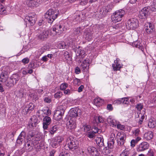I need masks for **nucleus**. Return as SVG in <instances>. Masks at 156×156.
<instances>
[{
	"mask_svg": "<svg viewBox=\"0 0 156 156\" xmlns=\"http://www.w3.org/2000/svg\"><path fill=\"white\" fill-rule=\"evenodd\" d=\"M59 15V10L53 9H49L46 13L45 17L49 23H52Z\"/></svg>",
	"mask_w": 156,
	"mask_h": 156,
	"instance_id": "f257e3e1",
	"label": "nucleus"
},
{
	"mask_svg": "<svg viewBox=\"0 0 156 156\" xmlns=\"http://www.w3.org/2000/svg\"><path fill=\"white\" fill-rule=\"evenodd\" d=\"M78 147V142L75 139L72 137L68 138L66 144L64 146V148L66 150H71L73 151Z\"/></svg>",
	"mask_w": 156,
	"mask_h": 156,
	"instance_id": "f03ea898",
	"label": "nucleus"
},
{
	"mask_svg": "<svg viewBox=\"0 0 156 156\" xmlns=\"http://www.w3.org/2000/svg\"><path fill=\"white\" fill-rule=\"evenodd\" d=\"M36 121L34 117L30 118L29 120L27 126V128L29 130L28 136L29 137V138L33 137L35 134L34 131L32 129H34V127H36L37 124Z\"/></svg>",
	"mask_w": 156,
	"mask_h": 156,
	"instance_id": "7ed1b4c3",
	"label": "nucleus"
},
{
	"mask_svg": "<svg viewBox=\"0 0 156 156\" xmlns=\"http://www.w3.org/2000/svg\"><path fill=\"white\" fill-rule=\"evenodd\" d=\"M126 136V134L118 132L116 135V138L117 139V143L118 145V148L119 151L122 150V148H124L123 145L125 142Z\"/></svg>",
	"mask_w": 156,
	"mask_h": 156,
	"instance_id": "20e7f679",
	"label": "nucleus"
},
{
	"mask_svg": "<svg viewBox=\"0 0 156 156\" xmlns=\"http://www.w3.org/2000/svg\"><path fill=\"white\" fill-rule=\"evenodd\" d=\"M125 14V11L122 9L116 11L112 15V21L115 23L120 21L122 20V17Z\"/></svg>",
	"mask_w": 156,
	"mask_h": 156,
	"instance_id": "39448f33",
	"label": "nucleus"
},
{
	"mask_svg": "<svg viewBox=\"0 0 156 156\" xmlns=\"http://www.w3.org/2000/svg\"><path fill=\"white\" fill-rule=\"evenodd\" d=\"M65 28L62 25L60 24H56L52 28V31L50 30V35L54 36L57 34H59L62 33Z\"/></svg>",
	"mask_w": 156,
	"mask_h": 156,
	"instance_id": "423d86ee",
	"label": "nucleus"
},
{
	"mask_svg": "<svg viewBox=\"0 0 156 156\" xmlns=\"http://www.w3.org/2000/svg\"><path fill=\"white\" fill-rule=\"evenodd\" d=\"M138 26V21L136 18L129 19L126 24V26L129 30H134Z\"/></svg>",
	"mask_w": 156,
	"mask_h": 156,
	"instance_id": "0eeeda50",
	"label": "nucleus"
},
{
	"mask_svg": "<svg viewBox=\"0 0 156 156\" xmlns=\"http://www.w3.org/2000/svg\"><path fill=\"white\" fill-rule=\"evenodd\" d=\"M151 7L149 6L144 7L140 11L139 17L141 19H146L149 14Z\"/></svg>",
	"mask_w": 156,
	"mask_h": 156,
	"instance_id": "6e6552de",
	"label": "nucleus"
},
{
	"mask_svg": "<svg viewBox=\"0 0 156 156\" xmlns=\"http://www.w3.org/2000/svg\"><path fill=\"white\" fill-rule=\"evenodd\" d=\"M36 19L35 14L34 13H32L29 14L28 16H26L24 21L27 22V24H29L31 26H33L35 23Z\"/></svg>",
	"mask_w": 156,
	"mask_h": 156,
	"instance_id": "1a4fd4ad",
	"label": "nucleus"
},
{
	"mask_svg": "<svg viewBox=\"0 0 156 156\" xmlns=\"http://www.w3.org/2000/svg\"><path fill=\"white\" fill-rule=\"evenodd\" d=\"M50 33V30H43L39 31V33L37 34V36L39 39L42 41L45 40L48 36L49 33Z\"/></svg>",
	"mask_w": 156,
	"mask_h": 156,
	"instance_id": "9d476101",
	"label": "nucleus"
},
{
	"mask_svg": "<svg viewBox=\"0 0 156 156\" xmlns=\"http://www.w3.org/2000/svg\"><path fill=\"white\" fill-rule=\"evenodd\" d=\"M76 122L75 120H70L66 123L68 130L71 132L74 131L76 128Z\"/></svg>",
	"mask_w": 156,
	"mask_h": 156,
	"instance_id": "9b49d317",
	"label": "nucleus"
},
{
	"mask_svg": "<svg viewBox=\"0 0 156 156\" xmlns=\"http://www.w3.org/2000/svg\"><path fill=\"white\" fill-rule=\"evenodd\" d=\"M149 144L146 142H143L136 147V150L138 152H142L147 150L149 147Z\"/></svg>",
	"mask_w": 156,
	"mask_h": 156,
	"instance_id": "f8f14e48",
	"label": "nucleus"
},
{
	"mask_svg": "<svg viewBox=\"0 0 156 156\" xmlns=\"http://www.w3.org/2000/svg\"><path fill=\"white\" fill-rule=\"evenodd\" d=\"M80 109L78 108H73L71 109L69 112L70 116L73 117H76L81 114Z\"/></svg>",
	"mask_w": 156,
	"mask_h": 156,
	"instance_id": "ddd939ff",
	"label": "nucleus"
},
{
	"mask_svg": "<svg viewBox=\"0 0 156 156\" xmlns=\"http://www.w3.org/2000/svg\"><path fill=\"white\" fill-rule=\"evenodd\" d=\"M112 9V5H108L106 6L103 7L99 11L101 14L104 16L108 12L110 11Z\"/></svg>",
	"mask_w": 156,
	"mask_h": 156,
	"instance_id": "4468645a",
	"label": "nucleus"
},
{
	"mask_svg": "<svg viewBox=\"0 0 156 156\" xmlns=\"http://www.w3.org/2000/svg\"><path fill=\"white\" fill-rule=\"evenodd\" d=\"M144 29L148 34L152 33L154 31V27L150 23H147L144 25Z\"/></svg>",
	"mask_w": 156,
	"mask_h": 156,
	"instance_id": "2eb2a0df",
	"label": "nucleus"
},
{
	"mask_svg": "<svg viewBox=\"0 0 156 156\" xmlns=\"http://www.w3.org/2000/svg\"><path fill=\"white\" fill-rule=\"evenodd\" d=\"M51 119L49 116H46L44 118L43 127L44 129H47L48 126L51 123Z\"/></svg>",
	"mask_w": 156,
	"mask_h": 156,
	"instance_id": "dca6fc26",
	"label": "nucleus"
},
{
	"mask_svg": "<svg viewBox=\"0 0 156 156\" xmlns=\"http://www.w3.org/2000/svg\"><path fill=\"white\" fill-rule=\"evenodd\" d=\"M87 150L92 155L97 156L99 154V153L96 148L93 146H89L87 148Z\"/></svg>",
	"mask_w": 156,
	"mask_h": 156,
	"instance_id": "f3484780",
	"label": "nucleus"
},
{
	"mask_svg": "<svg viewBox=\"0 0 156 156\" xmlns=\"http://www.w3.org/2000/svg\"><path fill=\"white\" fill-rule=\"evenodd\" d=\"M89 65V60L88 58H86L82 63L81 67L83 70L87 71Z\"/></svg>",
	"mask_w": 156,
	"mask_h": 156,
	"instance_id": "a211bd4d",
	"label": "nucleus"
},
{
	"mask_svg": "<svg viewBox=\"0 0 156 156\" xmlns=\"http://www.w3.org/2000/svg\"><path fill=\"white\" fill-rule=\"evenodd\" d=\"M153 136V133L151 131H148L144 133V140H149L152 139Z\"/></svg>",
	"mask_w": 156,
	"mask_h": 156,
	"instance_id": "6ab92c4d",
	"label": "nucleus"
},
{
	"mask_svg": "<svg viewBox=\"0 0 156 156\" xmlns=\"http://www.w3.org/2000/svg\"><path fill=\"white\" fill-rule=\"evenodd\" d=\"M64 114L59 111L56 110L54 115V119L56 120H60L62 119Z\"/></svg>",
	"mask_w": 156,
	"mask_h": 156,
	"instance_id": "aec40b11",
	"label": "nucleus"
},
{
	"mask_svg": "<svg viewBox=\"0 0 156 156\" xmlns=\"http://www.w3.org/2000/svg\"><path fill=\"white\" fill-rule=\"evenodd\" d=\"M107 121L108 124L112 127L116 126L117 125L118 122L114 119L111 117L110 116H109L107 119Z\"/></svg>",
	"mask_w": 156,
	"mask_h": 156,
	"instance_id": "412c9836",
	"label": "nucleus"
},
{
	"mask_svg": "<svg viewBox=\"0 0 156 156\" xmlns=\"http://www.w3.org/2000/svg\"><path fill=\"white\" fill-rule=\"evenodd\" d=\"M114 63L115 64H113L112 67L114 71L119 70L122 67L121 65L119 63V61L116 60H115Z\"/></svg>",
	"mask_w": 156,
	"mask_h": 156,
	"instance_id": "4be33fe9",
	"label": "nucleus"
},
{
	"mask_svg": "<svg viewBox=\"0 0 156 156\" xmlns=\"http://www.w3.org/2000/svg\"><path fill=\"white\" fill-rule=\"evenodd\" d=\"M27 4L29 7L34 6L37 7L40 4L38 2H37L36 0H32L27 1Z\"/></svg>",
	"mask_w": 156,
	"mask_h": 156,
	"instance_id": "5701e85b",
	"label": "nucleus"
},
{
	"mask_svg": "<svg viewBox=\"0 0 156 156\" xmlns=\"http://www.w3.org/2000/svg\"><path fill=\"white\" fill-rule=\"evenodd\" d=\"M10 80L13 81L15 84H16L20 78V76L18 74H13L10 77Z\"/></svg>",
	"mask_w": 156,
	"mask_h": 156,
	"instance_id": "b1692460",
	"label": "nucleus"
},
{
	"mask_svg": "<svg viewBox=\"0 0 156 156\" xmlns=\"http://www.w3.org/2000/svg\"><path fill=\"white\" fill-rule=\"evenodd\" d=\"M67 105L65 103H62V105L59 106L57 107L56 110L59 111V112L64 114Z\"/></svg>",
	"mask_w": 156,
	"mask_h": 156,
	"instance_id": "393cba45",
	"label": "nucleus"
},
{
	"mask_svg": "<svg viewBox=\"0 0 156 156\" xmlns=\"http://www.w3.org/2000/svg\"><path fill=\"white\" fill-rule=\"evenodd\" d=\"M94 104L97 106H100L101 105L104 103V101L103 99L99 98H96L94 99Z\"/></svg>",
	"mask_w": 156,
	"mask_h": 156,
	"instance_id": "a878e982",
	"label": "nucleus"
},
{
	"mask_svg": "<svg viewBox=\"0 0 156 156\" xmlns=\"http://www.w3.org/2000/svg\"><path fill=\"white\" fill-rule=\"evenodd\" d=\"M26 90L23 89H20L16 92V96L19 98L23 97L26 95Z\"/></svg>",
	"mask_w": 156,
	"mask_h": 156,
	"instance_id": "bb28decb",
	"label": "nucleus"
},
{
	"mask_svg": "<svg viewBox=\"0 0 156 156\" xmlns=\"http://www.w3.org/2000/svg\"><path fill=\"white\" fill-rule=\"evenodd\" d=\"M100 150H101L102 153L105 155H107L111 152V150L108 147H104L103 146L101 147Z\"/></svg>",
	"mask_w": 156,
	"mask_h": 156,
	"instance_id": "cd10ccee",
	"label": "nucleus"
},
{
	"mask_svg": "<svg viewBox=\"0 0 156 156\" xmlns=\"http://www.w3.org/2000/svg\"><path fill=\"white\" fill-rule=\"evenodd\" d=\"M96 141L97 144L99 146L102 147L104 145V140L102 136L98 137L96 140Z\"/></svg>",
	"mask_w": 156,
	"mask_h": 156,
	"instance_id": "c85d7f7f",
	"label": "nucleus"
},
{
	"mask_svg": "<svg viewBox=\"0 0 156 156\" xmlns=\"http://www.w3.org/2000/svg\"><path fill=\"white\" fill-rule=\"evenodd\" d=\"M4 84L5 86L9 87H12L15 84L13 81H12V80H10L9 78H8Z\"/></svg>",
	"mask_w": 156,
	"mask_h": 156,
	"instance_id": "c756f323",
	"label": "nucleus"
},
{
	"mask_svg": "<svg viewBox=\"0 0 156 156\" xmlns=\"http://www.w3.org/2000/svg\"><path fill=\"white\" fill-rule=\"evenodd\" d=\"M4 84L5 86L9 87H12L15 84L13 81H12V80H10L9 78H8Z\"/></svg>",
	"mask_w": 156,
	"mask_h": 156,
	"instance_id": "7c9ffc66",
	"label": "nucleus"
},
{
	"mask_svg": "<svg viewBox=\"0 0 156 156\" xmlns=\"http://www.w3.org/2000/svg\"><path fill=\"white\" fill-rule=\"evenodd\" d=\"M131 153V151L128 148H126L122 152L119 156H129Z\"/></svg>",
	"mask_w": 156,
	"mask_h": 156,
	"instance_id": "2f4dec72",
	"label": "nucleus"
},
{
	"mask_svg": "<svg viewBox=\"0 0 156 156\" xmlns=\"http://www.w3.org/2000/svg\"><path fill=\"white\" fill-rule=\"evenodd\" d=\"M58 129L57 126L56 125L51 126L49 129V133L51 135H53L57 131Z\"/></svg>",
	"mask_w": 156,
	"mask_h": 156,
	"instance_id": "473e14b6",
	"label": "nucleus"
},
{
	"mask_svg": "<svg viewBox=\"0 0 156 156\" xmlns=\"http://www.w3.org/2000/svg\"><path fill=\"white\" fill-rule=\"evenodd\" d=\"M90 126L88 125H85L82 128V130L85 133H88L90 131Z\"/></svg>",
	"mask_w": 156,
	"mask_h": 156,
	"instance_id": "72a5a7b5",
	"label": "nucleus"
},
{
	"mask_svg": "<svg viewBox=\"0 0 156 156\" xmlns=\"http://www.w3.org/2000/svg\"><path fill=\"white\" fill-rule=\"evenodd\" d=\"M138 44V43L137 41L134 42L133 44V46L134 45L136 47L138 48L142 51H143L144 50V48L142 44L141 43H139V44Z\"/></svg>",
	"mask_w": 156,
	"mask_h": 156,
	"instance_id": "f704fd0d",
	"label": "nucleus"
},
{
	"mask_svg": "<svg viewBox=\"0 0 156 156\" xmlns=\"http://www.w3.org/2000/svg\"><path fill=\"white\" fill-rule=\"evenodd\" d=\"M94 118L95 122L97 123L103 122L104 121L103 118L100 116H95L94 117Z\"/></svg>",
	"mask_w": 156,
	"mask_h": 156,
	"instance_id": "c9c22d12",
	"label": "nucleus"
},
{
	"mask_svg": "<svg viewBox=\"0 0 156 156\" xmlns=\"http://www.w3.org/2000/svg\"><path fill=\"white\" fill-rule=\"evenodd\" d=\"M23 142L24 140L26 138V133L24 131H22L18 137Z\"/></svg>",
	"mask_w": 156,
	"mask_h": 156,
	"instance_id": "e433bc0d",
	"label": "nucleus"
},
{
	"mask_svg": "<svg viewBox=\"0 0 156 156\" xmlns=\"http://www.w3.org/2000/svg\"><path fill=\"white\" fill-rule=\"evenodd\" d=\"M93 33L91 32H88L86 34V39L88 41L91 40L93 37Z\"/></svg>",
	"mask_w": 156,
	"mask_h": 156,
	"instance_id": "4c0bfd02",
	"label": "nucleus"
},
{
	"mask_svg": "<svg viewBox=\"0 0 156 156\" xmlns=\"http://www.w3.org/2000/svg\"><path fill=\"white\" fill-rule=\"evenodd\" d=\"M67 45L64 41H62L59 43L58 44V47L60 48L64 49L67 48Z\"/></svg>",
	"mask_w": 156,
	"mask_h": 156,
	"instance_id": "58836bf2",
	"label": "nucleus"
},
{
	"mask_svg": "<svg viewBox=\"0 0 156 156\" xmlns=\"http://www.w3.org/2000/svg\"><path fill=\"white\" fill-rule=\"evenodd\" d=\"M156 126V121L150 120L148 123V126L151 128H154Z\"/></svg>",
	"mask_w": 156,
	"mask_h": 156,
	"instance_id": "ea45409f",
	"label": "nucleus"
},
{
	"mask_svg": "<svg viewBox=\"0 0 156 156\" xmlns=\"http://www.w3.org/2000/svg\"><path fill=\"white\" fill-rule=\"evenodd\" d=\"M51 143V145L53 148L56 147L59 144L55 138L52 139Z\"/></svg>",
	"mask_w": 156,
	"mask_h": 156,
	"instance_id": "a19ab883",
	"label": "nucleus"
},
{
	"mask_svg": "<svg viewBox=\"0 0 156 156\" xmlns=\"http://www.w3.org/2000/svg\"><path fill=\"white\" fill-rule=\"evenodd\" d=\"M68 87V84L67 83H63L60 85V89L62 90H65Z\"/></svg>",
	"mask_w": 156,
	"mask_h": 156,
	"instance_id": "79ce46f5",
	"label": "nucleus"
},
{
	"mask_svg": "<svg viewBox=\"0 0 156 156\" xmlns=\"http://www.w3.org/2000/svg\"><path fill=\"white\" fill-rule=\"evenodd\" d=\"M62 92L60 91H59L55 94L54 97L56 98H59L62 96Z\"/></svg>",
	"mask_w": 156,
	"mask_h": 156,
	"instance_id": "37998d69",
	"label": "nucleus"
},
{
	"mask_svg": "<svg viewBox=\"0 0 156 156\" xmlns=\"http://www.w3.org/2000/svg\"><path fill=\"white\" fill-rule=\"evenodd\" d=\"M47 49V47L44 46L41 47L39 49L38 53L40 55L42 54Z\"/></svg>",
	"mask_w": 156,
	"mask_h": 156,
	"instance_id": "c03bdc74",
	"label": "nucleus"
},
{
	"mask_svg": "<svg viewBox=\"0 0 156 156\" xmlns=\"http://www.w3.org/2000/svg\"><path fill=\"white\" fill-rule=\"evenodd\" d=\"M81 31L80 27L75 28L74 29V34L76 35H80L81 34Z\"/></svg>",
	"mask_w": 156,
	"mask_h": 156,
	"instance_id": "a18cd8bd",
	"label": "nucleus"
},
{
	"mask_svg": "<svg viewBox=\"0 0 156 156\" xmlns=\"http://www.w3.org/2000/svg\"><path fill=\"white\" fill-rule=\"evenodd\" d=\"M78 53L79 55V58H83L85 55V51L83 50H80L79 52H78Z\"/></svg>",
	"mask_w": 156,
	"mask_h": 156,
	"instance_id": "49530a36",
	"label": "nucleus"
},
{
	"mask_svg": "<svg viewBox=\"0 0 156 156\" xmlns=\"http://www.w3.org/2000/svg\"><path fill=\"white\" fill-rule=\"evenodd\" d=\"M114 144V140H110L108 143V147H109L110 149H112L113 147V145Z\"/></svg>",
	"mask_w": 156,
	"mask_h": 156,
	"instance_id": "de8ad7c7",
	"label": "nucleus"
},
{
	"mask_svg": "<svg viewBox=\"0 0 156 156\" xmlns=\"http://www.w3.org/2000/svg\"><path fill=\"white\" fill-rule=\"evenodd\" d=\"M8 77L3 76H0V82L3 83L4 84L7 80Z\"/></svg>",
	"mask_w": 156,
	"mask_h": 156,
	"instance_id": "09e8293b",
	"label": "nucleus"
},
{
	"mask_svg": "<svg viewBox=\"0 0 156 156\" xmlns=\"http://www.w3.org/2000/svg\"><path fill=\"white\" fill-rule=\"evenodd\" d=\"M151 9L152 11H156V0L154 1L151 8Z\"/></svg>",
	"mask_w": 156,
	"mask_h": 156,
	"instance_id": "8fccbe9b",
	"label": "nucleus"
},
{
	"mask_svg": "<svg viewBox=\"0 0 156 156\" xmlns=\"http://www.w3.org/2000/svg\"><path fill=\"white\" fill-rule=\"evenodd\" d=\"M6 12L5 8L4 6L0 4V14L5 13Z\"/></svg>",
	"mask_w": 156,
	"mask_h": 156,
	"instance_id": "3c124183",
	"label": "nucleus"
},
{
	"mask_svg": "<svg viewBox=\"0 0 156 156\" xmlns=\"http://www.w3.org/2000/svg\"><path fill=\"white\" fill-rule=\"evenodd\" d=\"M140 132V129H137L132 131L133 134L135 136H138L139 135Z\"/></svg>",
	"mask_w": 156,
	"mask_h": 156,
	"instance_id": "603ef678",
	"label": "nucleus"
},
{
	"mask_svg": "<svg viewBox=\"0 0 156 156\" xmlns=\"http://www.w3.org/2000/svg\"><path fill=\"white\" fill-rule=\"evenodd\" d=\"M87 136L90 138H93L95 136V133L93 132H91V131L88 132Z\"/></svg>",
	"mask_w": 156,
	"mask_h": 156,
	"instance_id": "864d4df0",
	"label": "nucleus"
},
{
	"mask_svg": "<svg viewBox=\"0 0 156 156\" xmlns=\"http://www.w3.org/2000/svg\"><path fill=\"white\" fill-rule=\"evenodd\" d=\"M43 111L41 110H39L37 111L36 113V115L38 116V117L40 119H42V117Z\"/></svg>",
	"mask_w": 156,
	"mask_h": 156,
	"instance_id": "5fc2aeb1",
	"label": "nucleus"
},
{
	"mask_svg": "<svg viewBox=\"0 0 156 156\" xmlns=\"http://www.w3.org/2000/svg\"><path fill=\"white\" fill-rule=\"evenodd\" d=\"M9 72L7 70H4L2 71L0 76H3L8 77Z\"/></svg>",
	"mask_w": 156,
	"mask_h": 156,
	"instance_id": "6e6d98bb",
	"label": "nucleus"
},
{
	"mask_svg": "<svg viewBox=\"0 0 156 156\" xmlns=\"http://www.w3.org/2000/svg\"><path fill=\"white\" fill-rule=\"evenodd\" d=\"M64 56L66 59L67 60H69L70 59V55L69 53L67 51H65L64 53Z\"/></svg>",
	"mask_w": 156,
	"mask_h": 156,
	"instance_id": "4d7b16f0",
	"label": "nucleus"
},
{
	"mask_svg": "<svg viewBox=\"0 0 156 156\" xmlns=\"http://www.w3.org/2000/svg\"><path fill=\"white\" fill-rule=\"evenodd\" d=\"M35 107L34 105L32 103H30L28 105V110H33Z\"/></svg>",
	"mask_w": 156,
	"mask_h": 156,
	"instance_id": "13d9d810",
	"label": "nucleus"
},
{
	"mask_svg": "<svg viewBox=\"0 0 156 156\" xmlns=\"http://www.w3.org/2000/svg\"><path fill=\"white\" fill-rule=\"evenodd\" d=\"M25 145H26V144ZM25 148L28 151H31L32 149V148H31L30 146V144L29 143L28 144L27 146L25 145Z\"/></svg>",
	"mask_w": 156,
	"mask_h": 156,
	"instance_id": "bf43d9fd",
	"label": "nucleus"
},
{
	"mask_svg": "<svg viewBox=\"0 0 156 156\" xmlns=\"http://www.w3.org/2000/svg\"><path fill=\"white\" fill-rule=\"evenodd\" d=\"M143 107V105L141 104H138L136 105V108L138 111H141Z\"/></svg>",
	"mask_w": 156,
	"mask_h": 156,
	"instance_id": "052dcab7",
	"label": "nucleus"
},
{
	"mask_svg": "<svg viewBox=\"0 0 156 156\" xmlns=\"http://www.w3.org/2000/svg\"><path fill=\"white\" fill-rule=\"evenodd\" d=\"M44 101L45 102H46L47 103H50L51 101V98H49L48 97H46L44 98Z\"/></svg>",
	"mask_w": 156,
	"mask_h": 156,
	"instance_id": "680f3d73",
	"label": "nucleus"
},
{
	"mask_svg": "<svg viewBox=\"0 0 156 156\" xmlns=\"http://www.w3.org/2000/svg\"><path fill=\"white\" fill-rule=\"evenodd\" d=\"M80 82V80L77 78H75L73 80V83L75 84L78 85Z\"/></svg>",
	"mask_w": 156,
	"mask_h": 156,
	"instance_id": "e2e57ef3",
	"label": "nucleus"
},
{
	"mask_svg": "<svg viewBox=\"0 0 156 156\" xmlns=\"http://www.w3.org/2000/svg\"><path fill=\"white\" fill-rule=\"evenodd\" d=\"M89 3L90 4L94 3V6H95L94 5H97L98 4V1L96 0H90L89 1Z\"/></svg>",
	"mask_w": 156,
	"mask_h": 156,
	"instance_id": "0e129e2a",
	"label": "nucleus"
},
{
	"mask_svg": "<svg viewBox=\"0 0 156 156\" xmlns=\"http://www.w3.org/2000/svg\"><path fill=\"white\" fill-rule=\"evenodd\" d=\"M137 143L135 140L133 139L131 141V146L132 147H134Z\"/></svg>",
	"mask_w": 156,
	"mask_h": 156,
	"instance_id": "69168bd1",
	"label": "nucleus"
},
{
	"mask_svg": "<svg viewBox=\"0 0 156 156\" xmlns=\"http://www.w3.org/2000/svg\"><path fill=\"white\" fill-rule=\"evenodd\" d=\"M22 62L24 64H27L29 62V59L27 58H25L22 60Z\"/></svg>",
	"mask_w": 156,
	"mask_h": 156,
	"instance_id": "338daca9",
	"label": "nucleus"
},
{
	"mask_svg": "<svg viewBox=\"0 0 156 156\" xmlns=\"http://www.w3.org/2000/svg\"><path fill=\"white\" fill-rule=\"evenodd\" d=\"M115 138V135L114 133H112L110 135V140H114Z\"/></svg>",
	"mask_w": 156,
	"mask_h": 156,
	"instance_id": "774afa93",
	"label": "nucleus"
}]
</instances>
